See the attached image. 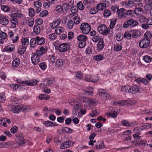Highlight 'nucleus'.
I'll return each mask as SVG.
<instances>
[{"label": "nucleus", "mask_w": 152, "mask_h": 152, "mask_svg": "<svg viewBox=\"0 0 152 152\" xmlns=\"http://www.w3.org/2000/svg\"><path fill=\"white\" fill-rule=\"evenodd\" d=\"M138 23L137 20L133 19L128 20L126 22L124 23L123 27L124 28H127L129 26L131 27H134L138 26Z\"/></svg>", "instance_id": "f257e3e1"}, {"label": "nucleus", "mask_w": 152, "mask_h": 152, "mask_svg": "<svg viewBox=\"0 0 152 152\" xmlns=\"http://www.w3.org/2000/svg\"><path fill=\"white\" fill-rule=\"evenodd\" d=\"M80 29L83 33L84 34H87L91 30V27L88 24L84 23L81 25Z\"/></svg>", "instance_id": "f03ea898"}, {"label": "nucleus", "mask_w": 152, "mask_h": 152, "mask_svg": "<svg viewBox=\"0 0 152 152\" xmlns=\"http://www.w3.org/2000/svg\"><path fill=\"white\" fill-rule=\"evenodd\" d=\"M98 94L99 96L104 99H108L110 98V95L104 89H99L98 91Z\"/></svg>", "instance_id": "7ed1b4c3"}, {"label": "nucleus", "mask_w": 152, "mask_h": 152, "mask_svg": "<svg viewBox=\"0 0 152 152\" xmlns=\"http://www.w3.org/2000/svg\"><path fill=\"white\" fill-rule=\"evenodd\" d=\"M150 41L148 39L144 38L141 40L139 43V46L141 48H145L149 46Z\"/></svg>", "instance_id": "20e7f679"}, {"label": "nucleus", "mask_w": 152, "mask_h": 152, "mask_svg": "<svg viewBox=\"0 0 152 152\" xmlns=\"http://www.w3.org/2000/svg\"><path fill=\"white\" fill-rule=\"evenodd\" d=\"M70 46L69 44L66 43L60 44L58 47L59 51L61 52H65L68 50Z\"/></svg>", "instance_id": "39448f33"}, {"label": "nucleus", "mask_w": 152, "mask_h": 152, "mask_svg": "<svg viewBox=\"0 0 152 152\" xmlns=\"http://www.w3.org/2000/svg\"><path fill=\"white\" fill-rule=\"evenodd\" d=\"M31 59L32 63L34 65L37 64L40 60L39 57L35 53H32Z\"/></svg>", "instance_id": "423d86ee"}, {"label": "nucleus", "mask_w": 152, "mask_h": 152, "mask_svg": "<svg viewBox=\"0 0 152 152\" xmlns=\"http://www.w3.org/2000/svg\"><path fill=\"white\" fill-rule=\"evenodd\" d=\"M16 140L18 143L20 145H23L25 142V140L24 138L23 135L22 133H19L17 136Z\"/></svg>", "instance_id": "0eeeda50"}, {"label": "nucleus", "mask_w": 152, "mask_h": 152, "mask_svg": "<svg viewBox=\"0 0 152 152\" xmlns=\"http://www.w3.org/2000/svg\"><path fill=\"white\" fill-rule=\"evenodd\" d=\"M129 93L132 94H135L138 93L139 91V87L137 85H134L131 86H129Z\"/></svg>", "instance_id": "6e6552de"}, {"label": "nucleus", "mask_w": 152, "mask_h": 152, "mask_svg": "<svg viewBox=\"0 0 152 152\" xmlns=\"http://www.w3.org/2000/svg\"><path fill=\"white\" fill-rule=\"evenodd\" d=\"M9 22L8 17L7 16L1 15L0 16V23L3 25H7Z\"/></svg>", "instance_id": "1a4fd4ad"}, {"label": "nucleus", "mask_w": 152, "mask_h": 152, "mask_svg": "<svg viewBox=\"0 0 152 152\" xmlns=\"http://www.w3.org/2000/svg\"><path fill=\"white\" fill-rule=\"evenodd\" d=\"M117 13L118 17L121 18L126 17V10L124 8L119 9Z\"/></svg>", "instance_id": "9d476101"}, {"label": "nucleus", "mask_w": 152, "mask_h": 152, "mask_svg": "<svg viewBox=\"0 0 152 152\" xmlns=\"http://www.w3.org/2000/svg\"><path fill=\"white\" fill-rule=\"evenodd\" d=\"M47 50L46 47L45 48L43 46L40 47L39 50H37L36 51V54L41 56L45 53Z\"/></svg>", "instance_id": "9b49d317"}, {"label": "nucleus", "mask_w": 152, "mask_h": 152, "mask_svg": "<svg viewBox=\"0 0 152 152\" xmlns=\"http://www.w3.org/2000/svg\"><path fill=\"white\" fill-rule=\"evenodd\" d=\"M10 86L11 88L17 90H21V89L25 88V87L22 85L11 84L10 85Z\"/></svg>", "instance_id": "f8f14e48"}, {"label": "nucleus", "mask_w": 152, "mask_h": 152, "mask_svg": "<svg viewBox=\"0 0 152 152\" xmlns=\"http://www.w3.org/2000/svg\"><path fill=\"white\" fill-rule=\"evenodd\" d=\"M135 81L139 84L142 83L145 85H147L148 84V81L145 78H138L136 79Z\"/></svg>", "instance_id": "ddd939ff"}, {"label": "nucleus", "mask_w": 152, "mask_h": 152, "mask_svg": "<svg viewBox=\"0 0 152 152\" xmlns=\"http://www.w3.org/2000/svg\"><path fill=\"white\" fill-rule=\"evenodd\" d=\"M130 32L133 38H136L139 37L140 35V31L138 30H131L130 31Z\"/></svg>", "instance_id": "4468645a"}, {"label": "nucleus", "mask_w": 152, "mask_h": 152, "mask_svg": "<svg viewBox=\"0 0 152 152\" xmlns=\"http://www.w3.org/2000/svg\"><path fill=\"white\" fill-rule=\"evenodd\" d=\"M97 49L99 50H102L104 46V44L102 38L100 39L97 45Z\"/></svg>", "instance_id": "2eb2a0df"}, {"label": "nucleus", "mask_w": 152, "mask_h": 152, "mask_svg": "<svg viewBox=\"0 0 152 152\" xmlns=\"http://www.w3.org/2000/svg\"><path fill=\"white\" fill-rule=\"evenodd\" d=\"M20 59L19 58H16L13 59L12 63L13 68L17 67L20 64Z\"/></svg>", "instance_id": "dca6fc26"}, {"label": "nucleus", "mask_w": 152, "mask_h": 152, "mask_svg": "<svg viewBox=\"0 0 152 152\" xmlns=\"http://www.w3.org/2000/svg\"><path fill=\"white\" fill-rule=\"evenodd\" d=\"M37 45H42L45 42V39L43 37H40L39 36L36 37Z\"/></svg>", "instance_id": "f3484780"}, {"label": "nucleus", "mask_w": 152, "mask_h": 152, "mask_svg": "<svg viewBox=\"0 0 152 152\" xmlns=\"http://www.w3.org/2000/svg\"><path fill=\"white\" fill-rule=\"evenodd\" d=\"M96 147L97 149L104 148L105 146L103 142L101 140L98 141L96 145Z\"/></svg>", "instance_id": "a211bd4d"}, {"label": "nucleus", "mask_w": 152, "mask_h": 152, "mask_svg": "<svg viewBox=\"0 0 152 152\" xmlns=\"http://www.w3.org/2000/svg\"><path fill=\"white\" fill-rule=\"evenodd\" d=\"M87 103H85V105L86 106H91L96 103V101L95 99L92 98L88 99H86Z\"/></svg>", "instance_id": "6ab92c4d"}, {"label": "nucleus", "mask_w": 152, "mask_h": 152, "mask_svg": "<svg viewBox=\"0 0 152 152\" xmlns=\"http://www.w3.org/2000/svg\"><path fill=\"white\" fill-rule=\"evenodd\" d=\"M134 143H135L136 145L137 144L138 145L141 146H145L147 145H148L147 142L145 140H141L139 142L137 141H135Z\"/></svg>", "instance_id": "aec40b11"}, {"label": "nucleus", "mask_w": 152, "mask_h": 152, "mask_svg": "<svg viewBox=\"0 0 152 152\" xmlns=\"http://www.w3.org/2000/svg\"><path fill=\"white\" fill-rule=\"evenodd\" d=\"M15 46L13 44H11L6 46L5 49L8 52H13L15 49Z\"/></svg>", "instance_id": "412c9836"}, {"label": "nucleus", "mask_w": 152, "mask_h": 152, "mask_svg": "<svg viewBox=\"0 0 152 152\" xmlns=\"http://www.w3.org/2000/svg\"><path fill=\"white\" fill-rule=\"evenodd\" d=\"M56 57L53 55H49L48 56V61H49V64H53L55 61Z\"/></svg>", "instance_id": "4be33fe9"}, {"label": "nucleus", "mask_w": 152, "mask_h": 152, "mask_svg": "<svg viewBox=\"0 0 152 152\" xmlns=\"http://www.w3.org/2000/svg\"><path fill=\"white\" fill-rule=\"evenodd\" d=\"M39 82V81L37 80L34 79L32 80L29 81H28V83L26 85L28 86H34L37 85Z\"/></svg>", "instance_id": "5701e85b"}, {"label": "nucleus", "mask_w": 152, "mask_h": 152, "mask_svg": "<svg viewBox=\"0 0 152 152\" xmlns=\"http://www.w3.org/2000/svg\"><path fill=\"white\" fill-rule=\"evenodd\" d=\"M143 126H144V128H142L141 129H139L138 127H136L134 129V130L135 131H138L139 132H140V130H141L143 129H147V127H148V128H152V124L146 123L145 124V125H144Z\"/></svg>", "instance_id": "b1692460"}, {"label": "nucleus", "mask_w": 152, "mask_h": 152, "mask_svg": "<svg viewBox=\"0 0 152 152\" xmlns=\"http://www.w3.org/2000/svg\"><path fill=\"white\" fill-rule=\"evenodd\" d=\"M61 131L63 133H71L72 132V130L68 127H63L61 129Z\"/></svg>", "instance_id": "393cba45"}, {"label": "nucleus", "mask_w": 152, "mask_h": 152, "mask_svg": "<svg viewBox=\"0 0 152 152\" xmlns=\"http://www.w3.org/2000/svg\"><path fill=\"white\" fill-rule=\"evenodd\" d=\"M56 64V67L62 66L64 64V61L62 59H58L56 60L55 64Z\"/></svg>", "instance_id": "a878e982"}, {"label": "nucleus", "mask_w": 152, "mask_h": 152, "mask_svg": "<svg viewBox=\"0 0 152 152\" xmlns=\"http://www.w3.org/2000/svg\"><path fill=\"white\" fill-rule=\"evenodd\" d=\"M152 110L151 109H145L141 112V113L142 114H145L146 115H149L151 114Z\"/></svg>", "instance_id": "bb28decb"}, {"label": "nucleus", "mask_w": 152, "mask_h": 152, "mask_svg": "<svg viewBox=\"0 0 152 152\" xmlns=\"http://www.w3.org/2000/svg\"><path fill=\"white\" fill-rule=\"evenodd\" d=\"M26 50V48L25 46H20L18 49V53L20 55L23 54L25 51Z\"/></svg>", "instance_id": "cd10ccee"}, {"label": "nucleus", "mask_w": 152, "mask_h": 152, "mask_svg": "<svg viewBox=\"0 0 152 152\" xmlns=\"http://www.w3.org/2000/svg\"><path fill=\"white\" fill-rule=\"evenodd\" d=\"M36 38H32L31 39L30 42V46L31 47L34 48V47L37 45Z\"/></svg>", "instance_id": "c85d7f7f"}, {"label": "nucleus", "mask_w": 152, "mask_h": 152, "mask_svg": "<svg viewBox=\"0 0 152 152\" xmlns=\"http://www.w3.org/2000/svg\"><path fill=\"white\" fill-rule=\"evenodd\" d=\"M87 38V37L83 35H80L77 36V39L78 41H86Z\"/></svg>", "instance_id": "c756f323"}, {"label": "nucleus", "mask_w": 152, "mask_h": 152, "mask_svg": "<svg viewBox=\"0 0 152 152\" xmlns=\"http://www.w3.org/2000/svg\"><path fill=\"white\" fill-rule=\"evenodd\" d=\"M140 22L141 23L146 22L147 23L148 22L149 20L144 15H142L139 18Z\"/></svg>", "instance_id": "7c9ffc66"}, {"label": "nucleus", "mask_w": 152, "mask_h": 152, "mask_svg": "<svg viewBox=\"0 0 152 152\" xmlns=\"http://www.w3.org/2000/svg\"><path fill=\"white\" fill-rule=\"evenodd\" d=\"M107 115L110 117H116L117 116V113L115 110H113L110 113H108Z\"/></svg>", "instance_id": "2f4dec72"}, {"label": "nucleus", "mask_w": 152, "mask_h": 152, "mask_svg": "<svg viewBox=\"0 0 152 152\" xmlns=\"http://www.w3.org/2000/svg\"><path fill=\"white\" fill-rule=\"evenodd\" d=\"M34 32L36 34H38L40 33V28L38 25H35L34 27Z\"/></svg>", "instance_id": "473e14b6"}, {"label": "nucleus", "mask_w": 152, "mask_h": 152, "mask_svg": "<svg viewBox=\"0 0 152 152\" xmlns=\"http://www.w3.org/2000/svg\"><path fill=\"white\" fill-rule=\"evenodd\" d=\"M117 20V18L112 19L111 20L110 24V26L111 29H113L114 27Z\"/></svg>", "instance_id": "72a5a7b5"}, {"label": "nucleus", "mask_w": 152, "mask_h": 152, "mask_svg": "<svg viewBox=\"0 0 152 152\" xmlns=\"http://www.w3.org/2000/svg\"><path fill=\"white\" fill-rule=\"evenodd\" d=\"M104 58V56L102 55H98L94 56L93 59L97 61H100L102 60Z\"/></svg>", "instance_id": "f704fd0d"}, {"label": "nucleus", "mask_w": 152, "mask_h": 152, "mask_svg": "<svg viewBox=\"0 0 152 152\" xmlns=\"http://www.w3.org/2000/svg\"><path fill=\"white\" fill-rule=\"evenodd\" d=\"M106 26H104L103 31L101 32V33L103 35H107L109 34L110 32V29L109 28H106Z\"/></svg>", "instance_id": "c9c22d12"}, {"label": "nucleus", "mask_w": 152, "mask_h": 152, "mask_svg": "<svg viewBox=\"0 0 152 152\" xmlns=\"http://www.w3.org/2000/svg\"><path fill=\"white\" fill-rule=\"evenodd\" d=\"M143 60L146 62L149 63L151 61L152 58L151 57L148 55L144 56L143 57Z\"/></svg>", "instance_id": "e433bc0d"}, {"label": "nucleus", "mask_w": 152, "mask_h": 152, "mask_svg": "<svg viewBox=\"0 0 152 152\" xmlns=\"http://www.w3.org/2000/svg\"><path fill=\"white\" fill-rule=\"evenodd\" d=\"M69 142H64L62 143L60 146V148L61 149H64L69 147Z\"/></svg>", "instance_id": "4c0bfd02"}, {"label": "nucleus", "mask_w": 152, "mask_h": 152, "mask_svg": "<svg viewBox=\"0 0 152 152\" xmlns=\"http://www.w3.org/2000/svg\"><path fill=\"white\" fill-rule=\"evenodd\" d=\"M22 45L25 46L28 45L29 44V40L28 38H26L23 39L22 41Z\"/></svg>", "instance_id": "58836bf2"}, {"label": "nucleus", "mask_w": 152, "mask_h": 152, "mask_svg": "<svg viewBox=\"0 0 152 152\" xmlns=\"http://www.w3.org/2000/svg\"><path fill=\"white\" fill-rule=\"evenodd\" d=\"M1 10L5 12H7L10 10V8L8 6L3 5L1 7Z\"/></svg>", "instance_id": "ea45409f"}, {"label": "nucleus", "mask_w": 152, "mask_h": 152, "mask_svg": "<svg viewBox=\"0 0 152 152\" xmlns=\"http://www.w3.org/2000/svg\"><path fill=\"white\" fill-rule=\"evenodd\" d=\"M20 108H21L20 105H16L15 107L14 113H19L20 111H21Z\"/></svg>", "instance_id": "a19ab883"}, {"label": "nucleus", "mask_w": 152, "mask_h": 152, "mask_svg": "<svg viewBox=\"0 0 152 152\" xmlns=\"http://www.w3.org/2000/svg\"><path fill=\"white\" fill-rule=\"evenodd\" d=\"M114 49L116 51L121 50L122 49V46L121 44H116L114 45Z\"/></svg>", "instance_id": "79ce46f5"}, {"label": "nucleus", "mask_w": 152, "mask_h": 152, "mask_svg": "<svg viewBox=\"0 0 152 152\" xmlns=\"http://www.w3.org/2000/svg\"><path fill=\"white\" fill-rule=\"evenodd\" d=\"M77 6L79 9L80 10H83L85 8L84 6L81 1L77 4Z\"/></svg>", "instance_id": "37998d69"}, {"label": "nucleus", "mask_w": 152, "mask_h": 152, "mask_svg": "<svg viewBox=\"0 0 152 152\" xmlns=\"http://www.w3.org/2000/svg\"><path fill=\"white\" fill-rule=\"evenodd\" d=\"M129 85L123 86L121 88V90L124 92L129 93Z\"/></svg>", "instance_id": "c03bdc74"}, {"label": "nucleus", "mask_w": 152, "mask_h": 152, "mask_svg": "<svg viewBox=\"0 0 152 152\" xmlns=\"http://www.w3.org/2000/svg\"><path fill=\"white\" fill-rule=\"evenodd\" d=\"M78 11V7L75 6H72L70 8V11L73 13H76Z\"/></svg>", "instance_id": "a18cd8bd"}, {"label": "nucleus", "mask_w": 152, "mask_h": 152, "mask_svg": "<svg viewBox=\"0 0 152 152\" xmlns=\"http://www.w3.org/2000/svg\"><path fill=\"white\" fill-rule=\"evenodd\" d=\"M134 11V14L138 15L139 14V12H143V10L140 7H137L135 9Z\"/></svg>", "instance_id": "49530a36"}, {"label": "nucleus", "mask_w": 152, "mask_h": 152, "mask_svg": "<svg viewBox=\"0 0 152 152\" xmlns=\"http://www.w3.org/2000/svg\"><path fill=\"white\" fill-rule=\"evenodd\" d=\"M10 22L15 25L14 28L15 27H16V24L18 22L17 19L16 18L12 16V17L10 19Z\"/></svg>", "instance_id": "de8ad7c7"}, {"label": "nucleus", "mask_w": 152, "mask_h": 152, "mask_svg": "<svg viewBox=\"0 0 152 152\" xmlns=\"http://www.w3.org/2000/svg\"><path fill=\"white\" fill-rule=\"evenodd\" d=\"M56 7V6H55ZM55 9L56 11L58 13H60L61 12H63V8L62 7V6H61L60 5H58L56 7H55L54 9Z\"/></svg>", "instance_id": "09e8293b"}, {"label": "nucleus", "mask_w": 152, "mask_h": 152, "mask_svg": "<svg viewBox=\"0 0 152 152\" xmlns=\"http://www.w3.org/2000/svg\"><path fill=\"white\" fill-rule=\"evenodd\" d=\"M98 80L97 77L94 75L91 76V82L92 83L96 82Z\"/></svg>", "instance_id": "8fccbe9b"}, {"label": "nucleus", "mask_w": 152, "mask_h": 152, "mask_svg": "<svg viewBox=\"0 0 152 152\" xmlns=\"http://www.w3.org/2000/svg\"><path fill=\"white\" fill-rule=\"evenodd\" d=\"M126 15H128L129 17L133 16L134 14V11L132 10H128L126 12Z\"/></svg>", "instance_id": "3c124183"}, {"label": "nucleus", "mask_w": 152, "mask_h": 152, "mask_svg": "<svg viewBox=\"0 0 152 152\" xmlns=\"http://www.w3.org/2000/svg\"><path fill=\"white\" fill-rule=\"evenodd\" d=\"M75 76L77 79L80 80L83 77V75L80 72H78L76 73Z\"/></svg>", "instance_id": "603ef678"}, {"label": "nucleus", "mask_w": 152, "mask_h": 152, "mask_svg": "<svg viewBox=\"0 0 152 152\" xmlns=\"http://www.w3.org/2000/svg\"><path fill=\"white\" fill-rule=\"evenodd\" d=\"M111 12L109 10H105L104 11V15L105 17H107L110 15Z\"/></svg>", "instance_id": "864d4df0"}, {"label": "nucleus", "mask_w": 152, "mask_h": 152, "mask_svg": "<svg viewBox=\"0 0 152 152\" xmlns=\"http://www.w3.org/2000/svg\"><path fill=\"white\" fill-rule=\"evenodd\" d=\"M34 19L33 18H30L28 20V24L30 27H32L34 23Z\"/></svg>", "instance_id": "5fc2aeb1"}, {"label": "nucleus", "mask_w": 152, "mask_h": 152, "mask_svg": "<svg viewBox=\"0 0 152 152\" xmlns=\"http://www.w3.org/2000/svg\"><path fill=\"white\" fill-rule=\"evenodd\" d=\"M39 99L41 100L42 99L47 100L48 99V95L42 94L39 96Z\"/></svg>", "instance_id": "6e6d98bb"}, {"label": "nucleus", "mask_w": 152, "mask_h": 152, "mask_svg": "<svg viewBox=\"0 0 152 152\" xmlns=\"http://www.w3.org/2000/svg\"><path fill=\"white\" fill-rule=\"evenodd\" d=\"M39 66L41 69L43 70H45L47 67V65L44 62L40 63L39 64Z\"/></svg>", "instance_id": "4d7b16f0"}, {"label": "nucleus", "mask_w": 152, "mask_h": 152, "mask_svg": "<svg viewBox=\"0 0 152 152\" xmlns=\"http://www.w3.org/2000/svg\"><path fill=\"white\" fill-rule=\"evenodd\" d=\"M6 100V96L4 94H0V102H4Z\"/></svg>", "instance_id": "13d9d810"}, {"label": "nucleus", "mask_w": 152, "mask_h": 152, "mask_svg": "<svg viewBox=\"0 0 152 152\" xmlns=\"http://www.w3.org/2000/svg\"><path fill=\"white\" fill-rule=\"evenodd\" d=\"M144 36L145 39H149L151 38L152 37V34L150 31H147L144 34Z\"/></svg>", "instance_id": "bf43d9fd"}, {"label": "nucleus", "mask_w": 152, "mask_h": 152, "mask_svg": "<svg viewBox=\"0 0 152 152\" xmlns=\"http://www.w3.org/2000/svg\"><path fill=\"white\" fill-rule=\"evenodd\" d=\"M0 37L1 39H5L7 37V34L5 32L1 31L0 33Z\"/></svg>", "instance_id": "052dcab7"}, {"label": "nucleus", "mask_w": 152, "mask_h": 152, "mask_svg": "<svg viewBox=\"0 0 152 152\" xmlns=\"http://www.w3.org/2000/svg\"><path fill=\"white\" fill-rule=\"evenodd\" d=\"M111 10L114 12H116L117 13L119 9L118 7L117 6H113L111 7Z\"/></svg>", "instance_id": "680f3d73"}, {"label": "nucleus", "mask_w": 152, "mask_h": 152, "mask_svg": "<svg viewBox=\"0 0 152 152\" xmlns=\"http://www.w3.org/2000/svg\"><path fill=\"white\" fill-rule=\"evenodd\" d=\"M4 143L5 145L6 146V148L10 146H12L14 144V142L12 141L4 142Z\"/></svg>", "instance_id": "e2e57ef3"}, {"label": "nucleus", "mask_w": 152, "mask_h": 152, "mask_svg": "<svg viewBox=\"0 0 152 152\" xmlns=\"http://www.w3.org/2000/svg\"><path fill=\"white\" fill-rule=\"evenodd\" d=\"M86 43L85 41H80L79 43V48H82L86 46Z\"/></svg>", "instance_id": "0e129e2a"}, {"label": "nucleus", "mask_w": 152, "mask_h": 152, "mask_svg": "<svg viewBox=\"0 0 152 152\" xmlns=\"http://www.w3.org/2000/svg\"><path fill=\"white\" fill-rule=\"evenodd\" d=\"M54 80V78L53 77L49 76L48 77V85L52 84Z\"/></svg>", "instance_id": "69168bd1"}, {"label": "nucleus", "mask_w": 152, "mask_h": 152, "mask_svg": "<svg viewBox=\"0 0 152 152\" xmlns=\"http://www.w3.org/2000/svg\"><path fill=\"white\" fill-rule=\"evenodd\" d=\"M90 13L91 14H94L98 12V10L96 8H92L89 10Z\"/></svg>", "instance_id": "338daca9"}, {"label": "nucleus", "mask_w": 152, "mask_h": 152, "mask_svg": "<svg viewBox=\"0 0 152 152\" xmlns=\"http://www.w3.org/2000/svg\"><path fill=\"white\" fill-rule=\"evenodd\" d=\"M80 18L77 17H75L74 19V22L75 24H78L80 22Z\"/></svg>", "instance_id": "774afa93"}]
</instances>
